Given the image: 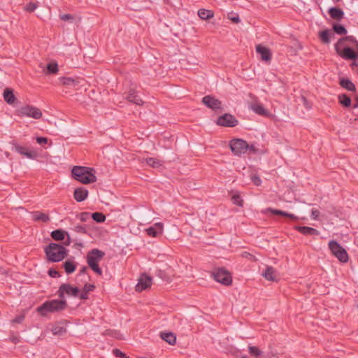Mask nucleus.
I'll return each mask as SVG.
<instances>
[{
  "label": "nucleus",
  "mask_w": 358,
  "mask_h": 358,
  "mask_svg": "<svg viewBox=\"0 0 358 358\" xmlns=\"http://www.w3.org/2000/svg\"><path fill=\"white\" fill-rule=\"evenodd\" d=\"M320 213L317 209H313L311 211V217L313 220H317L320 215Z\"/></svg>",
  "instance_id": "51"
},
{
  "label": "nucleus",
  "mask_w": 358,
  "mask_h": 358,
  "mask_svg": "<svg viewBox=\"0 0 358 358\" xmlns=\"http://www.w3.org/2000/svg\"><path fill=\"white\" fill-rule=\"evenodd\" d=\"M338 101H339V103L345 107H349L351 104L350 98L345 94L339 95Z\"/></svg>",
  "instance_id": "33"
},
{
  "label": "nucleus",
  "mask_w": 358,
  "mask_h": 358,
  "mask_svg": "<svg viewBox=\"0 0 358 358\" xmlns=\"http://www.w3.org/2000/svg\"><path fill=\"white\" fill-rule=\"evenodd\" d=\"M33 219L34 220H44L45 219V214L43 213H41L40 215H33Z\"/></svg>",
  "instance_id": "53"
},
{
  "label": "nucleus",
  "mask_w": 358,
  "mask_h": 358,
  "mask_svg": "<svg viewBox=\"0 0 358 358\" xmlns=\"http://www.w3.org/2000/svg\"><path fill=\"white\" fill-rule=\"evenodd\" d=\"M202 102L204 105H206L207 107L213 109H220L222 106V103L220 100L215 99L213 96H206L202 99Z\"/></svg>",
  "instance_id": "12"
},
{
  "label": "nucleus",
  "mask_w": 358,
  "mask_h": 358,
  "mask_svg": "<svg viewBox=\"0 0 358 358\" xmlns=\"http://www.w3.org/2000/svg\"><path fill=\"white\" fill-rule=\"evenodd\" d=\"M354 108H358V103L354 105Z\"/></svg>",
  "instance_id": "58"
},
{
  "label": "nucleus",
  "mask_w": 358,
  "mask_h": 358,
  "mask_svg": "<svg viewBox=\"0 0 358 358\" xmlns=\"http://www.w3.org/2000/svg\"><path fill=\"white\" fill-rule=\"evenodd\" d=\"M24 317H25L24 313L20 314L19 315L16 316L14 319H13L11 320V322L13 324L22 323L23 322V320H24Z\"/></svg>",
  "instance_id": "42"
},
{
  "label": "nucleus",
  "mask_w": 358,
  "mask_h": 358,
  "mask_svg": "<svg viewBox=\"0 0 358 358\" xmlns=\"http://www.w3.org/2000/svg\"><path fill=\"white\" fill-rule=\"evenodd\" d=\"M266 212H271L274 215H282V216L287 217H289L293 220H298V217L296 216L295 215L287 213L285 211L280 210H276V209H273V208H268L263 211L264 213H266Z\"/></svg>",
  "instance_id": "22"
},
{
  "label": "nucleus",
  "mask_w": 358,
  "mask_h": 358,
  "mask_svg": "<svg viewBox=\"0 0 358 358\" xmlns=\"http://www.w3.org/2000/svg\"><path fill=\"white\" fill-rule=\"evenodd\" d=\"M3 98L5 101L9 103L13 104L15 100V96L11 90L7 88L3 92Z\"/></svg>",
  "instance_id": "30"
},
{
  "label": "nucleus",
  "mask_w": 358,
  "mask_h": 358,
  "mask_svg": "<svg viewBox=\"0 0 358 358\" xmlns=\"http://www.w3.org/2000/svg\"><path fill=\"white\" fill-rule=\"evenodd\" d=\"M353 47L343 44L338 41L335 45L336 52L344 59L355 60L358 59V41H353Z\"/></svg>",
  "instance_id": "2"
},
{
  "label": "nucleus",
  "mask_w": 358,
  "mask_h": 358,
  "mask_svg": "<svg viewBox=\"0 0 358 358\" xmlns=\"http://www.w3.org/2000/svg\"><path fill=\"white\" fill-rule=\"evenodd\" d=\"M66 306V301L64 300H52L46 302V311L55 312L64 309Z\"/></svg>",
  "instance_id": "11"
},
{
  "label": "nucleus",
  "mask_w": 358,
  "mask_h": 358,
  "mask_svg": "<svg viewBox=\"0 0 358 358\" xmlns=\"http://www.w3.org/2000/svg\"><path fill=\"white\" fill-rule=\"evenodd\" d=\"M262 276L268 281H278V274L276 270L272 266H266L264 271L262 273Z\"/></svg>",
  "instance_id": "16"
},
{
  "label": "nucleus",
  "mask_w": 358,
  "mask_h": 358,
  "mask_svg": "<svg viewBox=\"0 0 358 358\" xmlns=\"http://www.w3.org/2000/svg\"><path fill=\"white\" fill-rule=\"evenodd\" d=\"M61 20L64 21L73 20V16L70 14H64L60 15Z\"/></svg>",
  "instance_id": "50"
},
{
  "label": "nucleus",
  "mask_w": 358,
  "mask_h": 358,
  "mask_svg": "<svg viewBox=\"0 0 358 358\" xmlns=\"http://www.w3.org/2000/svg\"><path fill=\"white\" fill-rule=\"evenodd\" d=\"M229 148L236 156H241L248 152L256 153L257 149L253 145H249L247 141L241 138H233L229 141Z\"/></svg>",
  "instance_id": "3"
},
{
  "label": "nucleus",
  "mask_w": 358,
  "mask_h": 358,
  "mask_svg": "<svg viewBox=\"0 0 358 358\" xmlns=\"http://www.w3.org/2000/svg\"><path fill=\"white\" fill-rule=\"evenodd\" d=\"M90 217L99 223L103 222L106 220V216L101 213H94L90 214Z\"/></svg>",
  "instance_id": "34"
},
{
  "label": "nucleus",
  "mask_w": 358,
  "mask_h": 358,
  "mask_svg": "<svg viewBox=\"0 0 358 358\" xmlns=\"http://www.w3.org/2000/svg\"><path fill=\"white\" fill-rule=\"evenodd\" d=\"M59 82L63 85L75 86L76 85V80L71 78H66V77L60 78Z\"/></svg>",
  "instance_id": "35"
},
{
  "label": "nucleus",
  "mask_w": 358,
  "mask_h": 358,
  "mask_svg": "<svg viewBox=\"0 0 358 358\" xmlns=\"http://www.w3.org/2000/svg\"><path fill=\"white\" fill-rule=\"evenodd\" d=\"M334 30L336 34L341 35L345 34L347 33V30L345 29V28L341 24H334Z\"/></svg>",
  "instance_id": "39"
},
{
  "label": "nucleus",
  "mask_w": 358,
  "mask_h": 358,
  "mask_svg": "<svg viewBox=\"0 0 358 358\" xmlns=\"http://www.w3.org/2000/svg\"><path fill=\"white\" fill-rule=\"evenodd\" d=\"M328 245L332 255L341 262L346 263L348 262L349 257L347 251L338 242L336 241H330Z\"/></svg>",
  "instance_id": "6"
},
{
  "label": "nucleus",
  "mask_w": 358,
  "mask_h": 358,
  "mask_svg": "<svg viewBox=\"0 0 358 358\" xmlns=\"http://www.w3.org/2000/svg\"><path fill=\"white\" fill-rule=\"evenodd\" d=\"M241 358H248V357H241Z\"/></svg>",
  "instance_id": "60"
},
{
  "label": "nucleus",
  "mask_w": 358,
  "mask_h": 358,
  "mask_svg": "<svg viewBox=\"0 0 358 358\" xmlns=\"http://www.w3.org/2000/svg\"><path fill=\"white\" fill-rule=\"evenodd\" d=\"M329 34L330 32L329 30H324L320 32L319 36L321 39V41L324 43H329Z\"/></svg>",
  "instance_id": "36"
},
{
  "label": "nucleus",
  "mask_w": 358,
  "mask_h": 358,
  "mask_svg": "<svg viewBox=\"0 0 358 358\" xmlns=\"http://www.w3.org/2000/svg\"><path fill=\"white\" fill-rule=\"evenodd\" d=\"M294 229L305 236H308V235L317 236L320 234V232L317 229H315L313 227H310L296 226L294 227Z\"/></svg>",
  "instance_id": "19"
},
{
  "label": "nucleus",
  "mask_w": 358,
  "mask_h": 358,
  "mask_svg": "<svg viewBox=\"0 0 358 358\" xmlns=\"http://www.w3.org/2000/svg\"><path fill=\"white\" fill-rule=\"evenodd\" d=\"M126 99L128 101L131 102L138 106H143L144 103L143 101L141 99L139 95L134 90H131L130 91L128 92L126 96Z\"/></svg>",
  "instance_id": "17"
},
{
  "label": "nucleus",
  "mask_w": 358,
  "mask_h": 358,
  "mask_svg": "<svg viewBox=\"0 0 358 358\" xmlns=\"http://www.w3.org/2000/svg\"><path fill=\"white\" fill-rule=\"evenodd\" d=\"M250 109L253 110L255 113L263 115V116H268L269 112L264 108L263 105L259 103H253L250 105Z\"/></svg>",
  "instance_id": "20"
},
{
  "label": "nucleus",
  "mask_w": 358,
  "mask_h": 358,
  "mask_svg": "<svg viewBox=\"0 0 358 358\" xmlns=\"http://www.w3.org/2000/svg\"><path fill=\"white\" fill-rule=\"evenodd\" d=\"M340 85L342 87L348 90H350V91L355 90V85L349 79H344V78L341 79L340 80Z\"/></svg>",
  "instance_id": "32"
},
{
  "label": "nucleus",
  "mask_w": 358,
  "mask_h": 358,
  "mask_svg": "<svg viewBox=\"0 0 358 358\" xmlns=\"http://www.w3.org/2000/svg\"><path fill=\"white\" fill-rule=\"evenodd\" d=\"M145 231L150 236L157 237L163 234L164 224L162 222L155 223L153 226L148 228Z\"/></svg>",
  "instance_id": "15"
},
{
  "label": "nucleus",
  "mask_w": 358,
  "mask_h": 358,
  "mask_svg": "<svg viewBox=\"0 0 358 358\" xmlns=\"http://www.w3.org/2000/svg\"><path fill=\"white\" fill-rule=\"evenodd\" d=\"M248 352L252 357L260 358L263 356L264 352L257 347L249 345L248 347Z\"/></svg>",
  "instance_id": "27"
},
{
  "label": "nucleus",
  "mask_w": 358,
  "mask_h": 358,
  "mask_svg": "<svg viewBox=\"0 0 358 358\" xmlns=\"http://www.w3.org/2000/svg\"><path fill=\"white\" fill-rule=\"evenodd\" d=\"M36 7L37 6L36 3L31 2L26 6L25 10L28 12H33Z\"/></svg>",
  "instance_id": "46"
},
{
  "label": "nucleus",
  "mask_w": 358,
  "mask_h": 358,
  "mask_svg": "<svg viewBox=\"0 0 358 358\" xmlns=\"http://www.w3.org/2000/svg\"><path fill=\"white\" fill-rule=\"evenodd\" d=\"M256 51L260 55L262 60L265 62L271 61L272 54L269 48L259 44L256 46Z\"/></svg>",
  "instance_id": "14"
},
{
  "label": "nucleus",
  "mask_w": 358,
  "mask_h": 358,
  "mask_svg": "<svg viewBox=\"0 0 358 358\" xmlns=\"http://www.w3.org/2000/svg\"><path fill=\"white\" fill-rule=\"evenodd\" d=\"M88 191L84 187H79L75 189L73 193L74 199L78 202H81L87 199Z\"/></svg>",
  "instance_id": "18"
},
{
  "label": "nucleus",
  "mask_w": 358,
  "mask_h": 358,
  "mask_svg": "<svg viewBox=\"0 0 358 358\" xmlns=\"http://www.w3.org/2000/svg\"><path fill=\"white\" fill-rule=\"evenodd\" d=\"M77 264L74 259H70L63 263V268L67 274H71L76 271Z\"/></svg>",
  "instance_id": "21"
},
{
  "label": "nucleus",
  "mask_w": 358,
  "mask_h": 358,
  "mask_svg": "<svg viewBox=\"0 0 358 358\" xmlns=\"http://www.w3.org/2000/svg\"><path fill=\"white\" fill-rule=\"evenodd\" d=\"M213 279L226 286L232 283V277L231 273L224 268H218L212 273Z\"/></svg>",
  "instance_id": "7"
},
{
  "label": "nucleus",
  "mask_w": 358,
  "mask_h": 358,
  "mask_svg": "<svg viewBox=\"0 0 358 358\" xmlns=\"http://www.w3.org/2000/svg\"><path fill=\"white\" fill-rule=\"evenodd\" d=\"M48 275L52 278H58L60 276L59 272L52 268L48 270Z\"/></svg>",
  "instance_id": "48"
},
{
  "label": "nucleus",
  "mask_w": 358,
  "mask_h": 358,
  "mask_svg": "<svg viewBox=\"0 0 358 358\" xmlns=\"http://www.w3.org/2000/svg\"><path fill=\"white\" fill-rule=\"evenodd\" d=\"M80 297L82 299H87L88 298V292L83 290V292L80 293Z\"/></svg>",
  "instance_id": "54"
},
{
  "label": "nucleus",
  "mask_w": 358,
  "mask_h": 358,
  "mask_svg": "<svg viewBox=\"0 0 358 358\" xmlns=\"http://www.w3.org/2000/svg\"><path fill=\"white\" fill-rule=\"evenodd\" d=\"M59 71L58 64L55 61H52L46 65V74H56Z\"/></svg>",
  "instance_id": "31"
},
{
  "label": "nucleus",
  "mask_w": 358,
  "mask_h": 358,
  "mask_svg": "<svg viewBox=\"0 0 358 358\" xmlns=\"http://www.w3.org/2000/svg\"><path fill=\"white\" fill-rule=\"evenodd\" d=\"M198 15L202 20H209L213 17L214 13L211 10L202 8L198 10Z\"/></svg>",
  "instance_id": "28"
},
{
  "label": "nucleus",
  "mask_w": 358,
  "mask_h": 358,
  "mask_svg": "<svg viewBox=\"0 0 358 358\" xmlns=\"http://www.w3.org/2000/svg\"><path fill=\"white\" fill-rule=\"evenodd\" d=\"M68 254V250L57 243H50L46 248V257L48 260L58 262L63 260Z\"/></svg>",
  "instance_id": "5"
},
{
  "label": "nucleus",
  "mask_w": 358,
  "mask_h": 358,
  "mask_svg": "<svg viewBox=\"0 0 358 358\" xmlns=\"http://www.w3.org/2000/svg\"><path fill=\"white\" fill-rule=\"evenodd\" d=\"M71 176L73 179L84 185L96 181L95 170L88 166H74L71 169Z\"/></svg>",
  "instance_id": "1"
},
{
  "label": "nucleus",
  "mask_w": 358,
  "mask_h": 358,
  "mask_svg": "<svg viewBox=\"0 0 358 358\" xmlns=\"http://www.w3.org/2000/svg\"><path fill=\"white\" fill-rule=\"evenodd\" d=\"M217 124L222 127H234L237 125L238 120L232 115L226 113L217 118Z\"/></svg>",
  "instance_id": "8"
},
{
  "label": "nucleus",
  "mask_w": 358,
  "mask_h": 358,
  "mask_svg": "<svg viewBox=\"0 0 358 358\" xmlns=\"http://www.w3.org/2000/svg\"><path fill=\"white\" fill-rule=\"evenodd\" d=\"M329 13L331 18L338 20H341L344 16L343 11L341 9L337 8H329Z\"/></svg>",
  "instance_id": "23"
},
{
  "label": "nucleus",
  "mask_w": 358,
  "mask_h": 358,
  "mask_svg": "<svg viewBox=\"0 0 358 358\" xmlns=\"http://www.w3.org/2000/svg\"><path fill=\"white\" fill-rule=\"evenodd\" d=\"M339 41H343V44L350 45V47H353V41H357L353 36H347Z\"/></svg>",
  "instance_id": "40"
},
{
  "label": "nucleus",
  "mask_w": 358,
  "mask_h": 358,
  "mask_svg": "<svg viewBox=\"0 0 358 358\" xmlns=\"http://www.w3.org/2000/svg\"><path fill=\"white\" fill-rule=\"evenodd\" d=\"M19 113L22 116L30 117L34 119H38L42 116V113L39 109L29 106L22 107L19 110Z\"/></svg>",
  "instance_id": "9"
},
{
  "label": "nucleus",
  "mask_w": 358,
  "mask_h": 358,
  "mask_svg": "<svg viewBox=\"0 0 358 358\" xmlns=\"http://www.w3.org/2000/svg\"><path fill=\"white\" fill-rule=\"evenodd\" d=\"M66 328L62 324V323L54 324L51 329V331L55 336H61L66 333Z\"/></svg>",
  "instance_id": "29"
},
{
  "label": "nucleus",
  "mask_w": 358,
  "mask_h": 358,
  "mask_svg": "<svg viewBox=\"0 0 358 358\" xmlns=\"http://www.w3.org/2000/svg\"><path fill=\"white\" fill-rule=\"evenodd\" d=\"M228 19L232 21L234 23L238 24L241 22V20L237 14L230 13L227 16Z\"/></svg>",
  "instance_id": "41"
},
{
  "label": "nucleus",
  "mask_w": 358,
  "mask_h": 358,
  "mask_svg": "<svg viewBox=\"0 0 358 358\" xmlns=\"http://www.w3.org/2000/svg\"><path fill=\"white\" fill-rule=\"evenodd\" d=\"M357 307H358V304H357Z\"/></svg>",
  "instance_id": "61"
},
{
  "label": "nucleus",
  "mask_w": 358,
  "mask_h": 358,
  "mask_svg": "<svg viewBox=\"0 0 358 358\" xmlns=\"http://www.w3.org/2000/svg\"><path fill=\"white\" fill-rule=\"evenodd\" d=\"M335 2H338L340 1L341 0H334Z\"/></svg>",
  "instance_id": "59"
},
{
  "label": "nucleus",
  "mask_w": 358,
  "mask_h": 358,
  "mask_svg": "<svg viewBox=\"0 0 358 358\" xmlns=\"http://www.w3.org/2000/svg\"><path fill=\"white\" fill-rule=\"evenodd\" d=\"M37 311L41 313L42 316L45 315V303H42L38 308Z\"/></svg>",
  "instance_id": "52"
},
{
  "label": "nucleus",
  "mask_w": 358,
  "mask_h": 358,
  "mask_svg": "<svg viewBox=\"0 0 358 358\" xmlns=\"http://www.w3.org/2000/svg\"><path fill=\"white\" fill-rule=\"evenodd\" d=\"M152 284V278L148 275H141L136 285V290L142 292L150 287Z\"/></svg>",
  "instance_id": "13"
},
{
  "label": "nucleus",
  "mask_w": 358,
  "mask_h": 358,
  "mask_svg": "<svg viewBox=\"0 0 358 358\" xmlns=\"http://www.w3.org/2000/svg\"><path fill=\"white\" fill-rule=\"evenodd\" d=\"M76 231L84 233L85 231V229L82 226H76L75 227Z\"/></svg>",
  "instance_id": "55"
},
{
  "label": "nucleus",
  "mask_w": 358,
  "mask_h": 358,
  "mask_svg": "<svg viewBox=\"0 0 358 358\" xmlns=\"http://www.w3.org/2000/svg\"><path fill=\"white\" fill-rule=\"evenodd\" d=\"M161 338L170 345H174L176 342V336L171 332H162Z\"/></svg>",
  "instance_id": "25"
},
{
  "label": "nucleus",
  "mask_w": 358,
  "mask_h": 358,
  "mask_svg": "<svg viewBox=\"0 0 358 358\" xmlns=\"http://www.w3.org/2000/svg\"><path fill=\"white\" fill-rule=\"evenodd\" d=\"M40 155H41V154L38 151L34 150H29V149H28L27 151L26 152H24V156H25L26 157L29 158V159H36Z\"/></svg>",
  "instance_id": "37"
},
{
  "label": "nucleus",
  "mask_w": 358,
  "mask_h": 358,
  "mask_svg": "<svg viewBox=\"0 0 358 358\" xmlns=\"http://www.w3.org/2000/svg\"><path fill=\"white\" fill-rule=\"evenodd\" d=\"M231 201H232L233 203H234L238 206H243V201L241 199L239 194L235 193L234 194H233V196L231 197Z\"/></svg>",
  "instance_id": "38"
},
{
  "label": "nucleus",
  "mask_w": 358,
  "mask_h": 358,
  "mask_svg": "<svg viewBox=\"0 0 358 358\" xmlns=\"http://www.w3.org/2000/svg\"><path fill=\"white\" fill-rule=\"evenodd\" d=\"M251 180L256 186H259L262 184L261 178L255 174L251 176Z\"/></svg>",
  "instance_id": "44"
},
{
  "label": "nucleus",
  "mask_w": 358,
  "mask_h": 358,
  "mask_svg": "<svg viewBox=\"0 0 358 358\" xmlns=\"http://www.w3.org/2000/svg\"><path fill=\"white\" fill-rule=\"evenodd\" d=\"M15 150L22 155H24V152H26L27 151V150L29 149L28 148H26V147H24V146H22V145H15Z\"/></svg>",
  "instance_id": "43"
},
{
  "label": "nucleus",
  "mask_w": 358,
  "mask_h": 358,
  "mask_svg": "<svg viewBox=\"0 0 358 358\" xmlns=\"http://www.w3.org/2000/svg\"><path fill=\"white\" fill-rule=\"evenodd\" d=\"M66 236L69 238L68 233L62 229H57L51 233V237L55 241L64 240Z\"/></svg>",
  "instance_id": "26"
},
{
  "label": "nucleus",
  "mask_w": 358,
  "mask_h": 358,
  "mask_svg": "<svg viewBox=\"0 0 358 358\" xmlns=\"http://www.w3.org/2000/svg\"><path fill=\"white\" fill-rule=\"evenodd\" d=\"M78 293L79 289L78 287H72L69 284H62L59 289V296L60 298H64V294L77 296Z\"/></svg>",
  "instance_id": "10"
},
{
  "label": "nucleus",
  "mask_w": 358,
  "mask_h": 358,
  "mask_svg": "<svg viewBox=\"0 0 358 358\" xmlns=\"http://www.w3.org/2000/svg\"><path fill=\"white\" fill-rule=\"evenodd\" d=\"M243 257H247V258H248V257H252V255H250V254H249V253H247V252H245V253L243 255Z\"/></svg>",
  "instance_id": "57"
},
{
  "label": "nucleus",
  "mask_w": 358,
  "mask_h": 358,
  "mask_svg": "<svg viewBox=\"0 0 358 358\" xmlns=\"http://www.w3.org/2000/svg\"><path fill=\"white\" fill-rule=\"evenodd\" d=\"M105 253L98 249H93L87 254V263L89 267L97 275H102V270L99 267V262L102 260Z\"/></svg>",
  "instance_id": "4"
},
{
  "label": "nucleus",
  "mask_w": 358,
  "mask_h": 358,
  "mask_svg": "<svg viewBox=\"0 0 358 358\" xmlns=\"http://www.w3.org/2000/svg\"><path fill=\"white\" fill-rule=\"evenodd\" d=\"M36 141L38 143L42 144L45 143V137H37Z\"/></svg>",
  "instance_id": "56"
},
{
  "label": "nucleus",
  "mask_w": 358,
  "mask_h": 358,
  "mask_svg": "<svg viewBox=\"0 0 358 358\" xmlns=\"http://www.w3.org/2000/svg\"><path fill=\"white\" fill-rule=\"evenodd\" d=\"M78 217H79L80 221L85 222L88 219H90V217H90V213L85 212V213H81L78 215Z\"/></svg>",
  "instance_id": "45"
},
{
  "label": "nucleus",
  "mask_w": 358,
  "mask_h": 358,
  "mask_svg": "<svg viewBox=\"0 0 358 358\" xmlns=\"http://www.w3.org/2000/svg\"><path fill=\"white\" fill-rule=\"evenodd\" d=\"M148 165L152 168H159L163 165V162L155 157H150L143 159Z\"/></svg>",
  "instance_id": "24"
},
{
  "label": "nucleus",
  "mask_w": 358,
  "mask_h": 358,
  "mask_svg": "<svg viewBox=\"0 0 358 358\" xmlns=\"http://www.w3.org/2000/svg\"><path fill=\"white\" fill-rule=\"evenodd\" d=\"M95 288V286L92 284H86L83 287V290L86 292H89L93 291Z\"/></svg>",
  "instance_id": "49"
},
{
  "label": "nucleus",
  "mask_w": 358,
  "mask_h": 358,
  "mask_svg": "<svg viewBox=\"0 0 358 358\" xmlns=\"http://www.w3.org/2000/svg\"><path fill=\"white\" fill-rule=\"evenodd\" d=\"M113 354L118 357L121 358H129L127 355L118 349L113 350Z\"/></svg>",
  "instance_id": "47"
}]
</instances>
